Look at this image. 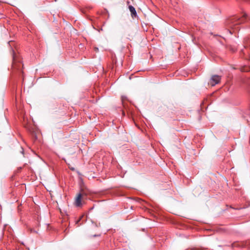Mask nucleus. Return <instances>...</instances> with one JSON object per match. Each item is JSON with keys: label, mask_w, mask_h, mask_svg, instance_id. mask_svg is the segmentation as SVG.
<instances>
[{"label": "nucleus", "mask_w": 250, "mask_h": 250, "mask_svg": "<svg viewBox=\"0 0 250 250\" xmlns=\"http://www.w3.org/2000/svg\"><path fill=\"white\" fill-rule=\"evenodd\" d=\"M247 15L246 13H243L241 17L234 16L229 19L227 22L229 27L235 30H239V24L247 21Z\"/></svg>", "instance_id": "f257e3e1"}, {"label": "nucleus", "mask_w": 250, "mask_h": 250, "mask_svg": "<svg viewBox=\"0 0 250 250\" xmlns=\"http://www.w3.org/2000/svg\"><path fill=\"white\" fill-rule=\"evenodd\" d=\"M23 64L21 62L17 59L15 56H13V62L12 64L13 73H18L19 77H24L23 72L22 70Z\"/></svg>", "instance_id": "f03ea898"}, {"label": "nucleus", "mask_w": 250, "mask_h": 250, "mask_svg": "<svg viewBox=\"0 0 250 250\" xmlns=\"http://www.w3.org/2000/svg\"><path fill=\"white\" fill-rule=\"evenodd\" d=\"M86 197V194L83 191L78 193L75 199V206L77 207H82L83 204L84 203L83 200Z\"/></svg>", "instance_id": "7ed1b4c3"}, {"label": "nucleus", "mask_w": 250, "mask_h": 250, "mask_svg": "<svg viewBox=\"0 0 250 250\" xmlns=\"http://www.w3.org/2000/svg\"><path fill=\"white\" fill-rule=\"evenodd\" d=\"M128 8L131 13V17L133 19L136 18L137 16V14L135 8L132 5H129Z\"/></svg>", "instance_id": "20e7f679"}, {"label": "nucleus", "mask_w": 250, "mask_h": 250, "mask_svg": "<svg viewBox=\"0 0 250 250\" xmlns=\"http://www.w3.org/2000/svg\"><path fill=\"white\" fill-rule=\"evenodd\" d=\"M220 79H210L208 82V84L210 85L211 86L215 85L220 83Z\"/></svg>", "instance_id": "39448f33"}, {"label": "nucleus", "mask_w": 250, "mask_h": 250, "mask_svg": "<svg viewBox=\"0 0 250 250\" xmlns=\"http://www.w3.org/2000/svg\"><path fill=\"white\" fill-rule=\"evenodd\" d=\"M240 69L242 72H248L250 70V67L249 66H244L240 67Z\"/></svg>", "instance_id": "423d86ee"}, {"label": "nucleus", "mask_w": 250, "mask_h": 250, "mask_svg": "<svg viewBox=\"0 0 250 250\" xmlns=\"http://www.w3.org/2000/svg\"><path fill=\"white\" fill-rule=\"evenodd\" d=\"M221 76H218V75H213L211 78H212V79H214V78H219V77H220Z\"/></svg>", "instance_id": "0eeeda50"}, {"label": "nucleus", "mask_w": 250, "mask_h": 250, "mask_svg": "<svg viewBox=\"0 0 250 250\" xmlns=\"http://www.w3.org/2000/svg\"><path fill=\"white\" fill-rule=\"evenodd\" d=\"M82 217V216L77 221V222H76L77 224H78L80 221Z\"/></svg>", "instance_id": "6e6552de"}, {"label": "nucleus", "mask_w": 250, "mask_h": 250, "mask_svg": "<svg viewBox=\"0 0 250 250\" xmlns=\"http://www.w3.org/2000/svg\"><path fill=\"white\" fill-rule=\"evenodd\" d=\"M100 236V234L99 235H96V234H95V235H93V237H96V236Z\"/></svg>", "instance_id": "1a4fd4ad"}, {"label": "nucleus", "mask_w": 250, "mask_h": 250, "mask_svg": "<svg viewBox=\"0 0 250 250\" xmlns=\"http://www.w3.org/2000/svg\"><path fill=\"white\" fill-rule=\"evenodd\" d=\"M139 76H136V75H134V78H137V77H138Z\"/></svg>", "instance_id": "9d476101"}, {"label": "nucleus", "mask_w": 250, "mask_h": 250, "mask_svg": "<svg viewBox=\"0 0 250 250\" xmlns=\"http://www.w3.org/2000/svg\"><path fill=\"white\" fill-rule=\"evenodd\" d=\"M132 75H131V76H130L129 77V79H131V76H132Z\"/></svg>", "instance_id": "9b49d317"}, {"label": "nucleus", "mask_w": 250, "mask_h": 250, "mask_svg": "<svg viewBox=\"0 0 250 250\" xmlns=\"http://www.w3.org/2000/svg\"><path fill=\"white\" fill-rule=\"evenodd\" d=\"M31 232H33L34 231H33L32 229H31Z\"/></svg>", "instance_id": "f8f14e48"}, {"label": "nucleus", "mask_w": 250, "mask_h": 250, "mask_svg": "<svg viewBox=\"0 0 250 250\" xmlns=\"http://www.w3.org/2000/svg\"><path fill=\"white\" fill-rule=\"evenodd\" d=\"M229 32H230V34H232L231 31H229Z\"/></svg>", "instance_id": "ddd939ff"}]
</instances>
